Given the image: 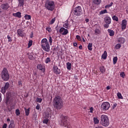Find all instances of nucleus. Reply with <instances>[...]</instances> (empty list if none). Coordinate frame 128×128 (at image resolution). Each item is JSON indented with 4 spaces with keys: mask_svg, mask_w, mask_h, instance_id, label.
Returning <instances> with one entry per match:
<instances>
[{
    "mask_svg": "<svg viewBox=\"0 0 128 128\" xmlns=\"http://www.w3.org/2000/svg\"><path fill=\"white\" fill-rule=\"evenodd\" d=\"M14 97L12 92H7L6 93L5 104L6 106H10V110H14V104H12V102H14Z\"/></svg>",
    "mask_w": 128,
    "mask_h": 128,
    "instance_id": "nucleus-1",
    "label": "nucleus"
},
{
    "mask_svg": "<svg viewBox=\"0 0 128 128\" xmlns=\"http://www.w3.org/2000/svg\"><path fill=\"white\" fill-rule=\"evenodd\" d=\"M52 102L53 106L56 110H61V108H62V106H64V100L60 96H55Z\"/></svg>",
    "mask_w": 128,
    "mask_h": 128,
    "instance_id": "nucleus-2",
    "label": "nucleus"
},
{
    "mask_svg": "<svg viewBox=\"0 0 128 128\" xmlns=\"http://www.w3.org/2000/svg\"><path fill=\"white\" fill-rule=\"evenodd\" d=\"M68 117L62 115L60 117V124L62 126H64V128H72L70 124L68 121Z\"/></svg>",
    "mask_w": 128,
    "mask_h": 128,
    "instance_id": "nucleus-3",
    "label": "nucleus"
},
{
    "mask_svg": "<svg viewBox=\"0 0 128 128\" xmlns=\"http://www.w3.org/2000/svg\"><path fill=\"white\" fill-rule=\"evenodd\" d=\"M41 46L44 52H48L50 50V44L48 42V39L46 38H44L41 40Z\"/></svg>",
    "mask_w": 128,
    "mask_h": 128,
    "instance_id": "nucleus-4",
    "label": "nucleus"
},
{
    "mask_svg": "<svg viewBox=\"0 0 128 128\" xmlns=\"http://www.w3.org/2000/svg\"><path fill=\"white\" fill-rule=\"evenodd\" d=\"M44 6L48 10H50L52 12L54 10L56 5L54 4V2L52 0H48L46 2Z\"/></svg>",
    "mask_w": 128,
    "mask_h": 128,
    "instance_id": "nucleus-5",
    "label": "nucleus"
},
{
    "mask_svg": "<svg viewBox=\"0 0 128 128\" xmlns=\"http://www.w3.org/2000/svg\"><path fill=\"white\" fill-rule=\"evenodd\" d=\"M2 78L4 82H8L10 80V74H8V69L4 68L1 72Z\"/></svg>",
    "mask_w": 128,
    "mask_h": 128,
    "instance_id": "nucleus-6",
    "label": "nucleus"
},
{
    "mask_svg": "<svg viewBox=\"0 0 128 128\" xmlns=\"http://www.w3.org/2000/svg\"><path fill=\"white\" fill-rule=\"evenodd\" d=\"M100 120L101 124L103 126H108L110 125V120L106 115H102Z\"/></svg>",
    "mask_w": 128,
    "mask_h": 128,
    "instance_id": "nucleus-7",
    "label": "nucleus"
},
{
    "mask_svg": "<svg viewBox=\"0 0 128 128\" xmlns=\"http://www.w3.org/2000/svg\"><path fill=\"white\" fill-rule=\"evenodd\" d=\"M74 16H80L82 14V8L80 6H78L76 7L73 11Z\"/></svg>",
    "mask_w": 128,
    "mask_h": 128,
    "instance_id": "nucleus-8",
    "label": "nucleus"
},
{
    "mask_svg": "<svg viewBox=\"0 0 128 128\" xmlns=\"http://www.w3.org/2000/svg\"><path fill=\"white\" fill-rule=\"evenodd\" d=\"M110 108V104L108 102H104L101 104V109L102 110H108Z\"/></svg>",
    "mask_w": 128,
    "mask_h": 128,
    "instance_id": "nucleus-9",
    "label": "nucleus"
},
{
    "mask_svg": "<svg viewBox=\"0 0 128 128\" xmlns=\"http://www.w3.org/2000/svg\"><path fill=\"white\" fill-rule=\"evenodd\" d=\"M8 88H10V83L8 82H6L5 83L4 86L2 87L1 88V92L4 94L6 92V90H8Z\"/></svg>",
    "mask_w": 128,
    "mask_h": 128,
    "instance_id": "nucleus-10",
    "label": "nucleus"
},
{
    "mask_svg": "<svg viewBox=\"0 0 128 128\" xmlns=\"http://www.w3.org/2000/svg\"><path fill=\"white\" fill-rule=\"evenodd\" d=\"M59 32L62 36H66V34H68V29H66L64 27H62L59 30Z\"/></svg>",
    "mask_w": 128,
    "mask_h": 128,
    "instance_id": "nucleus-11",
    "label": "nucleus"
},
{
    "mask_svg": "<svg viewBox=\"0 0 128 128\" xmlns=\"http://www.w3.org/2000/svg\"><path fill=\"white\" fill-rule=\"evenodd\" d=\"M126 24H128V21L124 19L122 21L121 28L122 30L124 31L126 28Z\"/></svg>",
    "mask_w": 128,
    "mask_h": 128,
    "instance_id": "nucleus-12",
    "label": "nucleus"
},
{
    "mask_svg": "<svg viewBox=\"0 0 128 128\" xmlns=\"http://www.w3.org/2000/svg\"><path fill=\"white\" fill-rule=\"evenodd\" d=\"M24 30H22V29H18L17 30V34L18 36L20 37L21 36V38H24L25 36L24 34Z\"/></svg>",
    "mask_w": 128,
    "mask_h": 128,
    "instance_id": "nucleus-13",
    "label": "nucleus"
},
{
    "mask_svg": "<svg viewBox=\"0 0 128 128\" xmlns=\"http://www.w3.org/2000/svg\"><path fill=\"white\" fill-rule=\"evenodd\" d=\"M53 70L54 72L56 74H60V70L58 68V66H54Z\"/></svg>",
    "mask_w": 128,
    "mask_h": 128,
    "instance_id": "nucleus-14",
    "label": "nucleus"
},
{
    "mask_svg": "<svg viewBox=\"0 0 128 128\" xmlns=\"http://www.w3.org/2000/svg\"><path fill=\"white\" fill-rule=\"evenodd\" d=\"M36 68L38 70H42V72H44L46 70V68H44V66L42 64L37 65Z\"/></svg>",
    "mask_w": 128,
    "mask_h": 128,
    "instance_id": "nucleus-15",
    "label": "nucleus"
},
{
    "mask_svg": "<svg viewBox=\"0 0 128 128\" xmlns=\"http://www.w3.org/2000/svg\"><path fill=\"white\" fill-rule=\"evenodd\" d=\"M0 8H2V10H8L10 8V6L8 5V4L6 3L5 4H1Z\"/></svg>",
    "mask_w": 128,
    "mask_h": 128,
    "instance_id": "nucleus-16",
    "label": "nucleus"
},
{
    "mask_svg": "<svg viewBox=\"0 0 128 128\" xmlns=\"http://www.w3.org/2000/svg\"><path fill=\"white\" fill-rule=\"evenodd\" d=\"M104 21L106 24H112V18L110 16H106L104 18Z\"/></svg>",
    "mask_w": 128,
    "mask_h": 128,
    "instance_id": "nucleus-17",
    "label": "nucleus"
},
{
    "mask_svg": "<svg viewBox=\"0 0 128 128\" xmlns=\"http://www.w3.org/2000/svg\"><path fill=\"white\" fill-rule=\"evenodd\" d=\"M12 16H15V18H21L22 13L20 12H18L16 13H13Z\"/></svg>",
    "mask_w": 128,
    "mask_h": 128,
    "instance_id": "nucleus-18",
    "label": "nucleus"
},
{
    "mask_svg": "<svg viewBox=\"0 0 128 128\" xmlns=\"http://www.w3.org/2000/svg\"><path fill=\"white\" fill-rule=\"evenodd\" d=\"M24 110H25V114L26 116H28L30 115V108H24Z\"/></svg>",
    "mask_w": 128,
    "mask_h": 128,
    "instance_id": "nucleus-19",
    "label": "nucleus"
},
{
    "mask_svg": "<svg viewBox=\"0 0 128 128\" xmlns=\"http://www.w3.org/2000/svg\"><path fill=\"white\" fill-rule=\"evenodd\" d=\"M108 34H110L109 36H114V31L110 29H108Z\"/></svg>",
    "mask_w": 128,
    "mask_h": 128,
    "instance_id": "nucleus-20",
    "label": "nucleus"
},
{
    "mask_svg": "<svg viewBox=\"0 0 128 128\" xmlns=\"http://www.w3.org/2000/svg\"><path fill=\"white\" fill-rule=\"evenodd\" d=\"M18 2H19V6H24V0H18Z\"/></svg>",
    "mask_w": 128,
    "mask_h": 128,
    "instance_id": "nucleus-21",
    "label": "nucleus"
},
{
    "mask_svg": "<svg viewBox=\"0 0 128 128\" xmlns=\"http://www.w3.org/2000/svg\"><path fill=\"white\" fill-rule=\"evenodd\" d=\"M92 2L93 4H100V3L102 2V0H92Z\"/></svg>",
    "mask_w": 128,
    "mask_h": 128,
    "instance_id": "nucleus-22",
    "label": "nucleus"
},
{
    "mask_svg": "<svg viewBox=\"0 0 128 128\" xmlns=\"http://www.w3.org/2000/svg\"><path fill=\"white\" fill-rule=\"evenodd\" d=\"M107 56H108V52H106V51H104V54L102 56V58L104 60H106Z\"/></svg>",
    "mask_w": 128,
    "mask_h": 128,
    "instance_id": "nucleus-23",
    "label": "nucleus"
},
{
    "mask_svg": "<svg viewBox=\"0 0 128 128\" xmlns=\"http://www.w3.org/2000/svg\"><path fill=\"white\" fill-rule=\"evenodd\" d=\"M66 68L68 70H72V63H70V62H68L66 63Z\"/></svg>",
    "mask_w": 128,
    "mask_h": 128,
    "instance_id": "nucleus-24",
    "label": "nucleus"
},
{
    "mask_svg": "<svg viewBox=\"0 0 128 128\" xmlns=\"http://www.w3.org/2000/svg\"><path fill=\"white\" fill-rule=\"evenodd\" d=\"M8 128H14V122L11 120L10 124L8 126Z\"/></svg>",
    "mask_w": 128,
    "mask_h": 128,
    "instance_id": "nucleus-25",
    "label": "nucleus"
},
{
    "mask_svg": "<svg viewBox=\"0 0 128 128\" xmlns=\"http://www.w3.org/2000/svg\"><path fill=\"white\" fill-rule=\"evenodd\" d=\"M28 58L29 60H34V54L32 53H30L28 54Z\"/></svg>",
    "mask_w": 128,
    "mask_h": 128,
    "instance_id": "nucleus-26",
    "label": "nucleus"
},
{
    "mask_svg": "<svg viewBox=\"0 0 128 128\" xmlns=\"http://www.w3.org/2000/svg\"><path fill=\"white\" fill-rule=\"evenodd\" d=\"M88 48L89 50H92V43H89L88 46Z\"/></svg>",
    "mask_w": 128,
    "mask_h": 128,
    "instance_id": "nucleus-27",
    "label": "nucleus"
},
{
    "mask_svg": "<svg viewBox=\"0 0 128 128\" xmlns=\"http://www.w3.org/2000/svg\"><path fill=\"white\" fill-rule=\"evenodd\" d=\"M118 42H120V44H124V42L126 40L124 39V38H120L118 40Z\"/></svg>",
    "mask_w": 128,
    "mask_h": 128,
    "instance_id": "nucleus-28",
    "label": "nucleus"
},
{
    "mask_svg": "<svg viewBox=\"0 0 128 128\" xmlns=\"http://www.w3.org/2000/svg\"><path fill=\"white\" fill-rule=\"evenodd\" d=\"M24 18L25 20H28L32 18V16H30V15L26 14L24 16Z\"/></svg>",
    "mask_w": 128,
    "mask_h": 128,
    "instance_id": "nucleus-29",
    "label": "nucleus"
},
{
    "mask_svg": "<svg viewBox=\"0 0 128 128\" xmlns=\"http://www.w3.org/2000/svg\"><path fill=\"white\" fill-rule=\"evenodd\" d=\"M100 72L102 74H104V72H106V68H104V66L100 67Z\"/></svg>",
    "mask_w": 128,
    "mask_h": 128,
    "instance_id": "nucleus-30",
    "label": "nucleus"
},
{
    "mask_svg": "<svg viewBox=\"0 0 128 128\" xmlns=\"http://www.w3.org/2000/svg\"><path fill=\"white\" fill-rule=\"evenodd\" d=\"M94 124H98V122H100V120L96 118H94Z\"/></svg>",
    "mask_w": 128,
    "mask_h": 128,
    "instance_id": "nucleus-31",
    "label": "nucleus"
},
{
    "mask_svg": "<svg viewBox=\"0 0 128 128\" xmlns=\"http://www.w3.org/2000/svg\"><path fill=\"white\" fill-rule=\"evenodd\" d=\"M112 4H114V2H111L110 4L105 6V8H112Z\"/></svg>",
    "mask_w": 128,
    "mask_h": 128,
    "instance_id": "nucleus-32",
    "label": "nucleus"
},
{
    "mask_svg": "<svg viewBox=\"0 0 128 128\" xmlns=\"http://www.w3.org/2000/svg\"><path fill=\"white\" fill-rule=\"evenodd\" d=\"M117 96L118 98L122 100V98H124V97H122V94H120V92H118L117 93Z\"/></svg>",
    "mask_w": 128,
    "mask_h": 128,
    "instance_id": "nucleus-33",
    "label": "nucleus"
},
{
    "mask_svg": "<svg viewBox=\"0 0 128 128\" xmlns=\"http://www.w3.org/2000/svg\"><path fill=\"white\" fill-rule=\"evenodd\" d=\"M32 46V40H30L28 43V48H30Z\"/></svg>",
    "mask_w": 128,
    "mask_h": 128,
    "instance_id": "nucleus-34",
    "label": "nucleus"
},
{
    "mask_svg": "<svg viewBox=\"0 0 128 128\" xmlns=\"http://www.w3.org/2000/svg\"><path fill=\"white\" fill-rule=\"evenodd\" d=\"M118 62V57L115 56L113 58V64H116V62Z\"/></svg>",
    "mask_w": 128,
    "mask_h": 128,
    "instance_id": "nucleus-35",
    "label": "nucleus"
},
{
    "mask_svg": "<svg viewBox=\"0 0 128 128\" xmlns=\"http://www.w3.org/2000/svg\"><path fill=\"white\" fill-rule=\"evenodd\" d=\"M18 86L20 88L22 86V80H20L18 82Z\"/></svg>",
    "mask_w": 128,
    "mask_h": 128,
    "instance_id": "nucleus-36",
    "label": "nucleus"
},
{
    "mask_svg": "<svg viewBox=\"0 0 128 128\" xmlns=\"http://www.w3.org/2000/svg\"><path fill=\"white\" fill-rule=\"evenodd\" d=\"M113 20H116V22H118V18L116 16H114L112 18Z\"/></svg>",
    "mask_w": 128,
    "mask_h": 128,
    "instance_id": "nucleus-37",
    "label": "nucleus"
},
{
    "mask_svg": "<svg viewBox=\"0 0 128 128\" xmlns=\"http://www.w3.org/2000/svg\"><path fill=\"white\" fill-rule=\"evenodd\" d=\"M64 28H68V22H66L65 24H63Z\"/></svg>",
    "mask_w": 128,
    "mask_h": 128,
    "instance_id": "nucleus-38",
    "label": "nucleus"
},
{
    "mask_svg": "<svg viewBox=\"0 0 128 128\" xmlns=\"http://www.w3.org/2000/svg\"><path fill=\"white\" fill-rule=\"evenodd\" d=\"M122 48V45L120 44H116V46H115V48L116 50H118L119 48Z\"/></svg>",
    "mask_w": 128,
    "mask_h": 128,
    "instance_id": "nucleus-39",
    "label": "nucleus"
},
{
    "mask_svg": "<svg viewBox=\"0 0 128 128\" xmlns=\"http://www.w3.org/2000/svg\"><path fill=\"white\" fill-rule=\"evenodd\" d=\"M94 32L96 34L97 36V34H100V30H98V29H96L94 30Z\"/></svg>",
    "mask_w": 128,
    "mask_h": 128,
    "instance_id": "nucleus-40",
    "label": "nucleus"
},
{
    "mask_svg": "<svg viewBox=\"0 0 128 128\" xmlns=\"http://www.w3.org/2000/svg\"><path fill=\"white\" fill-rule=\"evenodd\" d=\"M108 14V10L105 9L100 12V14Z\"/></svg>",
    "mask_w": 128,
    "mask_h": 128,
    "instance_id": "nucleus-41",
    "label": "nucleus"
},
{
    "mask_svg": "<svg viewBox=\"0 0 128 128\" xmlns=\"http://www.w3.org/2000/svg\"><path fill=\"white\" fill-rule=\"evenodd\" d=\"M46 64H48V62H50V57H48L46 58L45 60Z\"/></svg>",
    "mask_w": 128,
    "mask_h": 128,
    "instance_id": "nucleus-42",
    "label": "nucleus"
},
{
    "mask_svg": "<svg viewBox=\"0 0 128 128\" xmlns=\"http://www.w3.org/2000/svg\"><path fill=\"white\" fill-rule=\"evenodd\" d=\"M7 38L8 40V42H12V37L9 36V35L7 36Z\"/></svg>",
    "mask_w": 128,
    "mask_h": 128,
    "instance_id": "nucleus-43",
    "label": "nucleus"
},
{
    "mask_svg": "<svg viewBox=\"0 0 128 128\" xmlns=\"http://www.w3.org/2000/svg\"><path fill=\"white\" fill-rule=\"evenodd\" d=\"M120 76H121V78H124V77L126 76V74H124V72H122L120 74Z\"/></svg>",
    "mask_w": 128,
    "mask_h": 128,
    "instance_id": "nucleus-44",
    "label": "nucleus"
},
{
    "mask_svg": "<svg viewBox=\"0 0 128 128\" xmlns=\"http://www.w3.org/2000/svg\"><path fill=\"white\" fill-rule=\"evenodd\" d=\"M48 119H44L43 120V124H48Z\"/></svg>",
    "mask_w": 128,
    "mask_h": 128,
    "instance_id": "nucleus-45",
    "label": "nucleus"
},
{
    "mask_svg": "<svg viewBox=\"0 0 128 128\" xmlns=\"http://www.w3.org/2000/svg\"><path fill=\"white\" fill-rule=\"evenodd\" d=\"M16 116H18L19 114H20V110L18 109H16Z\"/></svg>",
    "mask_w": 128,
    "mask_h": 128,
    "instance_id": "nucleus-46",
    "label": "nucleus"
},
{
    "mask_svg": "<svg viewBox=\"0 0 128 128\" xmlns=\"http://www.w3.org/2000/svg\"><path fill=\"white\" fill-rule=\"evenodd\" d=\"M48 40L50 44L52 45V36H50L49 37Z\"/></svg>",
    "mask_w": 128,
    "mask_h": 128,
    "instance_id": "nucleus-47",
    "label": "nucleus"
},
{
    "mask_svg": "<svg viewBox=\"0 0 128 128\" xmlns=\"http://www.w3.org/2000/svg\"><path fill=\"white\" fill-rule=\"evenodd\" d=\"M54 22H56V18L52 19L50 22V24H54Z\"/></svg>",
    "mask_w": 128,
    "mask_h": 128,
    "instance_id": "nucleus-48",
    "label": "nucleus"
},
{
    "mask_svg": "<svg viewBox=\"0 0 128 128\" xmlns=\"http://www.w3.org/2000/svg\"><path fill=\"white\" fill-rule=\"evenodd\" d=\"M110 24L108 23H106V24L104 25V28H110Z\"/></svg>",
    "mask_w": 128,
    "mask_h": 128,
    "instance_id": "nucleus-49",
    "label": "nucleus"
},
{
    "mask_svg": "<svg viewBox=\"0 0 128 128\" xmlns=\"http://www.w3.org/2000/svg\"><path fill=\"white\" fill-rule=\"evenodd\" d=\"M76 38H77L79 42H82V38H80V36L78 35L76 36Z\"/></svg>",
    "mask_w": 128,
    "mask_h": 128,
    "instance_id": "nucleus-50",
    "label": "nucleus"
},
{
    "mask_svg": "<svg viewBox=\"0 0 128 128\" xmlns=\"http://www.w3.org/2000/svg\"><path fill=\"white\" fill-rule=\"evenodd\" d=\"M42 102V98H37V102Z\"/></svg>",
    "mask_w": 128,
    "mask_h": 128,
    "instance_id": "nucleus-51",
    "label": "nucleus"
},
{
    "mask_svg": "<svg viewBox=\"0 0 128 128\" xmlns=\"http://www.w3.org/2000/svg\"><path fill=\"white\" fill-rule=\"evenodd\" d=\"M116 106H118V104L116 103H114L112 106V108L113 110L116 108Z\"/></svg>",
    "mask_w": 128,
    "mask_h": 128,
    "instance_id": "nucleus-52",
    "label": "nucleus"
},
{
    "mask_svg": "<svg viewBox=\"0 0 128 128\" xmlns=\"http://www.w3.org/2000/svg\"><path fill=\"white\" fill-rule=\"evenodd\" d=\"M46 30L48 32H52V28H50V27L47 28H46Z\"/></svg>",
    "mask_w": 128,
    "mask_h": 128,
    "instance_id": "nucleus-53",
    "label": "nucleus"
},
{
    "mask_svg": "<svg viewBox=\"0 0 128 128\" xmlns=\"http://www.w3.org/2000/svg\"><path fill=\"white\" fill-rule=\"evenodd\" d=\"M90 112H91V114H92V112H94V108L91 107L90 108Z\"/></svg>",
    "mask_w": 128,
    "mask_h": 128,
    "instance_id": "nucleus-54",
    "label": "nucleus"
},
{
    "mask_svg": "<svg viewBox=\"0 0 128 128\" xmlns=\"http://www.w3.org/2000/svg\"><path fill=\"white\" fill-rule=\"evenodd\" d=\"M40 104H37V105L36 106V110H40Z\"/></svg>",
    "mask_w": 128,
    "mask_h": 128,
    "instance_id": "nucleus-55",
    "label": "nucleus"
},
{
    "mask_svg": "<svg viewBox=\"0 0 128 128\" xmlns=\"http://www.w3.org/2000/svg\"><path fill=\"white\" fill-rule=\"evenodd\" d=\"M8 128V124H4L2 126V128Z\"/></svg>",
    "mask_w": 128,
    "mask_h": 128,
    "instance_id": "nucleus-56",
    "label": "nucleus"
},
{
    "mask_svg": "<svg viewBox=\"0 0 128 128\" xmlns=\"http://www.w3.org/2000/svg\"><path fill=\"white\" fill-rule=\"evenodd\" d=\"M106 89L108 90H110V86H107L106 87Z\"/></svg>",
    "mask_w": 128,
    "mask_h": 128,
    "instance_id": "nucleus-57",
    "label": "nucleus"
},
{
    "mask_svg": "<svg viewBox=\"0 0 128 128\" xmlns=\"http://www.w3.org/2000/svg\"><path fill=\"white\" fill-rule=\"evenodd\" d=\"M74 46H78V43H76V42H74Z\"/></svg>",
    "mask_w": 128,
    "mask_h": 128,
    "instance_id": "nucleus-58",
    "label": "nucleus"
},
{
    "mask_svg": "<svg viewBox=\"0 0 128 128\" xmlns=\"http://www.w3.org/2000/svg\"><path fill=\"white\" fill-rule=\"evenodd\" d=\"M79 49L82 50V46L80 45V46H79Z\"/></svg>",
    "mask_w": 128,
    "mask_h": 128,
    "instance_id": "nucleus-59",
    "label": "nucleus"
},
{
    "mask_svg": "<svg viewBox=\"0 0 128 128\" xmlns=\"http://www.w3.org/2000/svg\"><path fill=\"white\" fill-rule=\"evenodd\" d=\"M2 94L0 93V102H2Z\"/></svg>",
    "mask_w": 128,
    "mask_h": 128,
    "instance_id": "nucleus-60",
    "label": "nucleus"
},
{
    "mask_svg": "<svg viewBox=\"0 0 128 128\" xmlns=\"http://www.w3.org/2000/svg\"><path fill=\"white\" fill-rule=\"evenodd\" d=\"M6 120L8 122H10V119L9 118H8Z\"/></svg>",
    "mask_w": 128,
    "mask_h": 128,
    "instance_id": "nucleus-61",
    "label": "nucleus"
},
{
    "mask_svg": "<svg viewBox=\"0 0 128 128\" xmlns=\"http://www.w3.org/2000/svg\"><path fill=\"white\" fill-rule=\"evenodd\" d=\"M85 20H86V22H90V20H88V18L86 19Z\"/></svg>",
    "mask_w": 128,
    "mask_h": 128,
    "instance_id": "nucleus-62",
    "label": "nucleus"
},
{
    "mask_svg": "<svg viewBox=\"0 0 128 128\" xmlns=\"http://www.w3.org/2000/svg\"><path fill=\"white\" fill-rule=\"evenodd\" d=\"M82 39L84 42H86V40H84V37L82 38Z\"/></svg>",
    "mask_w": 128,
    "mask_h": 128,
    "instance_id": "nucleus-63",
    "label": "nucleus"
},
{
    "mask_svg": "<svg viewBox=\"0 0 128 128\" xmlns=\"http://www.w3.org/2000/svg\"><path fill=\"white\" fill-rule=\"evenodd\" d=\"M126 12L128 14V8H127L126 10Z\"/></svg>",
    "mask_w": 128,
    "mask_h": 128,
    "instance_id": "nucleus-64",
    "label": "nucleus"
}]
</instances>
